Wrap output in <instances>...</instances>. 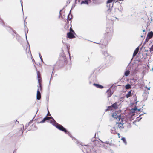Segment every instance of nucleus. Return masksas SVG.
Listing matches in <instances>:
<instances>
[{
    "label": "nucleus",
    "mask_w": 153,
    "mask_h": 153,
    "mask_svg": "<svg viewBox=\"0 0 153 153\" xmlns=\"http://www.w3.org/2000/svg\"><path fill=\"white\" fill-rule=\"evenodd\" d=\"M0 23L3 26H4L5 25L3 21L0 18Z\"/></svg>",
    "instance_id": "obj_29"
},
{
    "label": "nucleus",
    "mask_w": 153,
    "mask_h": 153,
    "mask_svg": "<svg viewBox=\"0 0 153 153\" xmlns=\"http://www.w3.org/2000/svg\"><path fill=\"white\" fill-rule=\"evenodd\" d=\"M114 1V0H108L107 1V3H112V2L113 1Z\"/></svg>",
    "instance_id": "obj_35"
},
{
    "label": "nucleus",
    "mask_w": 153,
    "mask_h": 153,
    "mask_svg": "<svg viewBox=\"0 0 153 153\" xmlns=\"http://www.w3.org/2000/svg\"><path fill=\"white\" fill-rule=\"evenodd\" d=\"M114 12H115L114 10H107L106 12V17L108 20L107 21V27L106 28L105 36L108 39H110L112 36L113 32V21L117 19V17L113 16L114 15L113 14Z\"/></svg>",
    "instance_id": "obj_1"
},
{
    "label": "nucleus",
    "mask_w": 153,
    "mask_h": 153,
    "mask_svg": "<svg viewBox=\"0 0 153 153\" xmlns=\"http://www.w3.org/2000/svg\"><path fill=\"white\" fill-rule=\"evenodd\" d=\"M139 50V48L138 47H137L136 49L135 50L133 55V57H134L138 53V51Z\"/></svg>",
    "instance_id": "obj_18"
},
{
    "label": "nucleus",
    "mask_w": 153,
    "mask_h": 153,
    "mask_svg": "<svg viewBox=\"0 0 153 153\" xmlns=\"http://www.w3.org/2000/svg\"><path fill=\"white\" fill-rule=\"evenodd\" d=\"M102 54L106 58L109 59L111 57V56L106 50H102Z\"/></svg>",
    "instance_id": "obj_6"
},
{
    "label": "nucleus",
    "mask_w": 153,
    "mask_h": 153,
    "mask_svg": "<svg viewBox=\"0 0 153 153\" xmlns=\"http://www.w3.org/2000/svg\"><path fill=\"white\" fill-rule=\"evenodd\" d=\"M33 121V119H32L30 122H29L28 124H29V125H30L31 123Z\"/></svg>",
    "instance_id": "obj_44"
},
{
    "label": "nucleus",
    "mask_w": 153,
    "mask_h": 153,
    "mask_svg": "<svg viewBox=\"0 0 153 153\" xmlns=\"http://www.w3.org/2000/svg\"><path fill=\"white\" fill-rule=\"evenodd\" d=\"M22 12L23 13V10H22Z\"/></svg>",
    "instance_id": "obj_59"
},
{
    "label": "nucleus",
    "mask_w": 153,
    "mask_h": 153,
    "mask_svg": "<svg viewBox=\"0 0 153 153\" xmlns=\"http://www.w3.org/2000/svg\"><path fill=\"white\" fill-rule=\"evenodd\" d=\"M20 0V2H21V6H22V10H23V7H22V1H21V0Z\"/></svg>",
    "instance_id": "obj_46"
},
{
    "label": "nucleus",
    "mask_w": 153,
    "mask_h": 153,
    "mask_svg": "<svg viewBox=\"0 0 153 153\" xmlns=\"http://www.w3.org/2000/svg\"><path fill=\"white\" fill-rule=\"evenodd\" d=\"M141 37H143V36H141Z\"/></svg>",
    "instance_id": "obj_61"
},
{
    "label": "nucleus",
    "mask_w": 153,
    "mask_h": 153,
    "mask_svg": "<svg viewBox=\"0 0 153 153\" xmlns=\"http://www.w3.org/2000/svg\"><path fill=\"white\" fill-rule=\"evenodd\" d=\"M131 91H129L128 93L126 94V96L127 98H128L130 97L131 95Z\"/></svg>",
    "instance_id": "obj_25"
},
{
    "label": "nucleus",
    "mask_w": 153,
    "mask_h": 153,
    "mask_svg": "<svg viewBox=\"0 0 153 153\" xmlns=\"http://www.w3.org/2000/svg\"><path fill=\"white\" fill-rule=\"evenodd\" d=\"M151 21H152V18L150 19Z\"/></svg>",
    "instance_id": "obj_58"
},
{
    "label": "nucleus",
    "mask_w": 153,
    "mask_h": 153,
    "mask_svg": "<svg viewBox=\"0 0 153 153\" xmlns=\"http://www.w3.org/2000/svg\"><path fill=\"white\" fill-rule=\"evenodd\" d=\"M153 36V32L151 31L150 32H149L148 34H147V37L149 39H150Z\"/></svg>",
    "instance_id": "obj_17"
},
{
    "label": "nucleus",
    "mask_w": 153,
    "mask_h": 153,
    "mask_svg": "<svg viewBox=\"0 0 153 153\" xmlns=\"http://www.w3.org/2000/svg\"><path fill=\"white\" fill-rule=\"evenodd\" d=\"M90 4L91 3L97 4L98 2V0H89Z\"/></svg>",
    "instance_id": "obj_21"
},
{
    "label": "nucleus",
    "mask_w": 153,
    "mask_h": 153,
    "mask_svg": "<svg viewBox=\"0 0 153 153\" xmlns=\"http://www.w3.org/2000/svg\"><path fill=\"white\" fill-rule=\"evenodd\" d=\"M119 124H120V125H121L120 126V125H118V127L119 128H120L121 127H122L123 126V123H121L120 122L119 123Z\"/></svg>",
    "instance_id": "obj_34"
},
{
    "label": "nucleus",
    "mask_w": 153,
    "mask_h": 153,
    "mask_svg": "<svg viewBox=\"0 0 153 153\" xmlns=\"http://www.w3.org/2000/svg\"><path fill=\"white\" fill-rule=\"evenodd\" d=\"M130 71L128 70L126 71L124 73V75L126 76H128L130 74Z\"/></svg>",
    "instance_id": "obj_24"
},
{
    "label": "nucleus",
    "mask_w": 153,
    "mask_h": 153,
    "mask_svg": "<svg viewBox=\"0 0 153 153\" xmlns=\"http://www.w3.org/2000/svg\"><path fill=\"white\" fill-rule=\"evenodd\" d=\"M141 118H142V117L140 118L139 119H137V120H138V121H139L140 120Z\"/></svg>",
    "instance_id": "obj_53"
},
{
    "label": "nucleus",
    "mask_w": 153,
    "mask_h": 153,
    "mask_svg": "<svg viewBox=\"0 0 153 153\" xmlns=\"http://www.w3.org/2000/svg\"><path fill=\"white\" fill-rule=\"evenodd\" d=\"M146 88L148 89V90H150V88H147L146 87Z\"/></svg>",
    "instance_id": "obj_52"
},
{
    "label": "nucleus",
    "mask_w": 153,
    "mask_h": 153,
    "mask_svg": "<svg viewBox=\"0 0 153 153\" xmlns=\"http://www.w3.org/2000/svg\"><path fill=\"white\" fill-rule=\"evenodd\" d=\"M81 4H90L89 0H85L84 1H82L81 3Z\"/></svg>",
    "instance_id": "obj_19"
},
{
    "label": "nucleus",
    "mask_w": 153,
    "mask_h": 153,
    "mask_svg": "<svg viewBox=\"0 0 153 153\" xmlns=\"http://www.w3.org/2000/svg\"><path fill=\"white\" fill-rule=\"evenodd\" d=\"M29 126V124H27L25 126V129H26Z\"/></svg>",
    "instance_id": "obj_40"
},
{
    "label": "nucleus",
    "mask_w": 153,
    "mask_h": 153,
    "mask_svg": "<svg viewBox=\"0 0 153 153\" xmlns=\"http://www.w3.org/2000/svg\"><path fill=\"white\" fill-rule=\"evenodd\" d=\"M105 146V145H104L103 146Z\"/></svg>",
    "instance_id": "obj_64"
},
{
    "label": "nucleus",
    "mask_w": 153,
    "mask_h": 153,
    "mask_svg": "<svg viewBox=\"0 0 153 153\" xmlns=\"http://www.w3.org/2000/svg\"><path fill=\"white\" fill-rule=\"evenodd\" d=\"M71 10H70V13H69V14L68 15V17H68V22H69L68 21V20L69 21L72 18V15L71 14Z\"/></svg>",
    "instance_id": "obj_20"
},
{
    "label": "nucleus",
    "mask_w": 153,
    "mask_h": 153,
    "mask_svg": "<svg viewBox=\"0 0 153 153\" xmlns=\"http://www.w3.org/2000/svg\"><path fill=\"white\" fill-rule=\"evenodd\" d=\"M109 145H110V146H111L112 145V143H109Z\"/></svg>",
    "instance_id": "obj_48"
},
{
    "label": "nucleus",
    "mask_w": 153,
    "mask_h": 153,
    "mask_svg": "<svg viewBox=\"0 0 153 153\" xmlns=\"http://www.w3.org/2000/svg\"><path fill=\"white\" fill-rule=\"evenodd\" d=\"M89 79H91L93 82H95L96 81V74H91L89 77Z\"/></svg>",
    "instance_id": "obj_9"
},
{
    "label": "nucleus",
    "mask_w": 153,
    "mask_h": 153,
    "mask_svg": "<svg viewBox=\"0 0 153 153\" xmlns=\"http://www.w3.org/2000/svg\"><path fill=\"white\" fill-rule=\"evenodd\" d=\"M111 87L106 92L108 98H109L111 97L113 94V92H112L111 89Z\"/></svg>",
    "instance_id": "obj_10"
},
{
    "label": "nucleus",
    "mask_w": 153,
    "mask_h": 153,
    "mask_svg": "<svg viewBox=\"0 0 153 153\" xmlns=\"http://www.w3.org/2000/svg\"><path fill=\"white\" fill-rule=\"evenodd\" d=\"M131 88L130 85L128 84L125 86V88L126 89H129Z\"/></svg>",
    "instance_id": "obj_28"
},
{
    "label": "nucleus",
    "mask_w": 153,
    "mask_h": 153,
    "mask_svg": "<svg viewBox=\"0 0 153 153\" xmlns=\"http://www.w3.org/2000/svg\"><path fill=\"white\" fill-rule=\"evenodd\" d=\"M72 29L71 28H70L69 32H72Z\"/></svg>",
    "instance_id": "obj_47"
},
{
    "label": "nucleus",
    "mask_w": 153,
    "mask_h": 153,
    "mask_svg": "<svg viewBox=\"0 0 153 153\" xmlns=\"http://www.w3.org/2000/svg\"><path fill=\"white\" fill-rule=\"evenodd\" d=\"M121 140H122L124 142L125 145H126L127 143V142L126 141V140L125 139V138L124 137H122Z\"/></svg>",
    "instance_id": "obj_27"
},
{
    "label": "nucleus",
    "mask_w": 153,
    "mask_h": 153,
    "mask_svg": "<svg viewBox=\"0 0 153 153\" xmlns=\"http://www.w3.org/2000/svg\"><path fill=\"white\" fill-rule=\"evenodd\" d=\"M137 110L138 111H140V109H137Z\"/></svg>",
    "instance_id": "obj_54"
},
{
    "label": "nucleus",
    "mask_w": 153,
    "mask_h": 153,
    "mask_svg": "<svg viewBox=\"0 0 153 153\" xmlns=\"http://www.w3.org/2000/svg\"><path fill=\"white\" fill-rule=\"evenodd\" d=\"M67 59L66 58V56L64 54L62 56L60 57V59L58 61L56 64L59 66H62L66 62Z\"/></svg>",
    "instance_id": "obj_3"
},
{
    "label": "nucleus",
    "mask_w": 153,
    "mask_h": 153,
    "mask_svg": "<svg viewBox=\"0 0 153 153\" xmlns=\"http://www.w3.org/2000/svg\"><path fill=\"white\" fill-rule=\"evenodd\" d=\"M36 71H37V78L38 79H41V75H40V72L37 71V69H36Z\"/></svg>",
    "instance_id": "obj_23"
},
{
    "label": "nucleus",
    "mask_w": 153,
    "mask_h": 153,
    "mask_svg": "<svg viewBox=\"0 0 153 153\" xmlns=\"http://www.w3.org/2000/svg\"><path fill=\"white\" fill-rule=\"evenodd\" d=\"M137 109V108L136 106H135L134 108H132L131 111L132 113H134L135 112V111Z\"/></svg>",
    "instance_id": "obj_30"
},
{
    "label": "nucleus",
    "mask_w": 153,
    "mask_h": 153,
    "mask_svg": "<svg viewBox=\"0 0 153 153\" xmlns=\"http://www.w3.org/2000/svg\"><path fill=\"white\" fill-rule=\"evenodd\" d=\"M16 149L14 150V152H13V153H14L16 151Z\"/></svg>",
    "instance_id": "obj_55"
},
{
    "label": "nucleus",
    "mask_w": 153,
    "mask_h": 153,
    "mask_svg": "<svg viewBox=\"0 0 153 153\" xmlns=\"http://www.w3.org/2000/svg\"><path fill=\"white\" fill-rule=\"evenodd\" d=\"M72 32H69L67 33V37L70 39L75 38V36L74 35L75 34V32L73 29H72Z\"/></svg>",
    "instance_id": "obj_5"
},
{
    "label": "nucleus",
    "mask_w": 153,
    "mask_h": 153,
    "mask_svg": "<svg viewBox=\"0 0 153 153\" xmlns=\"http://www.w3.org/2000/svg\"><path fill=\"white\" fill-rule=\"evenodd\" d=\"M85 151L86 153H96L95 151L93 150V148L91 147H89L87 146H85Z\"/></svg>",
    "instance_id": "obj_4"
},
{
    "label": "nucleus",
    "mask_w": 153,
    "mask_h": 153,
    "mask_svg": "<svg viewBox=\"0 0 153 153\" xmlns=\"http://www.w3.org/2000/svg\"><path fill=\"white\" fill-rule=\"evenodd\" d=\"M50 119H51L50 121V123H52V124L55 126V127L58 129L63 131L65 132V134H67L70 137H71L74 141H76V143H78L79 142L77 141V140L73 137L70 133L66 129L63 127L62 125L58 124L55 120L52 117H48L46 116L45 117H44L43 120L40 122L38 123H43L45 122L46 121L49 120Z\"/></svg>",
    "instance_id": "obj_2"
},
{
    "label": "nucleus",
    "mask_w": 153,
    "mask_h": 153,
    "mask_svg": "<svg viewBox=\"0 0 153 153\" xmlns=\"http://www.w3.org/2000/svg\"><path fill=\"white\" fill-rule=\"evenodd\" d=\"M25 36H26V39L27 40V43L28 44V45L29 46V51H28V53L30 55H31V52H30V45L29 44V43H28V42L27 41V32H26V31H25Z\"/></svg>",
    "instance_id": "obj_15"
},
{
    "label": "nucleus",
    "mask_w": 153,
    "mask_h": 153,
    "mask_svg": "<svg viewBox=\"0 0 153 153\" xmlns=\"http://www.w3.org/2000/svg\"><path fill=\"white\" fill-rule=\"evenodd\" d=\"M39 84V85L38 86V88H40V90H41L42 88L41 84Z\"/></svg>",
    "instance_id": "obj_32"
},
{
    "label": "nucleus",
    "mask_w": 153,
    "mask_h": 153,
    "mask_svg": "<svg viewBox=\"0 0 153 153\" xmlns=\"http://www.w3.org/2000/svg\"><path fill=\"white\" fill-rule=\"evenodd\" d=\"M40 94V91H39V89L38 88L37 90V95L38 94Z\"/></svg>",
    "instance_id": "obj_42"
},
{
    "label": "nucleus",
    "mask_w": 153,
    "mask_h": 153,
    "mask_svg": "<svg viewBox=\"0 0 153 153\" xmlns=\"http://www.w3.org/2000/svg\"><path fill=\"white\" fill-rule=\"evenodd\" d=\"M116 128L115 127H113L111 129V130L112 131H115L116 130Z\"/></svg>",
    "instance_id": "obj_33"
},
{
    "label": "nucleus",
    "mask_w": 153,
    "mask_h": 153,
    "mask_svg": "<svg viewBox=\"0 0 153 153\" xmlns=\"http://www.w3.org/2000/svg\"><path fill=\"white\" fill-rule=\"evenodd\" d=\"M113 3H107V6L108 8V10H111L113 6Z\"/></svg>",
    "instance_id": "obj_13"
},
{
    "label": "nucleus",
    "mask_w": 153,
    "mask_h": 153,
    "mask_svg": "<svg viewBox=\"0 0 153 153\" xmlns=\"http://www.w3.org/2000/svg\"><path fill=\"white\" fill-rule=\"evenodd\" d=\"M153 51V45L150 48V51L151 52Z\"/></svg>",
    "instance_id": "obj_37"
},
{
    "label": "nucleus",
    "mask_w": 153,
    "mask_h": 153,
    "mask_svg": "<svg viewBox=\"0 0 153 153\" xmlns=\"http://www.w3.org/2000/svg\"><path fill=\"white\" fill-rule=\"evenodd\" d=\"M38 111V110H37V111L36 113H37V112Z\"/></svg>",
    "instance_id": "obj_62"
},
{
    "label": "nucleus",
    "mask_w": 153,
    "mask_h": 153,
    "mask_svg": "<svg viewBox=\"0 0 153 153\" xmlns=\"http://www.w3.org/2000/svg\"><path fill=\"white\" fill-rule=\"evenodd\" d=\"M38 83L39 84H41V82H42L41 78L38 79Z\"/></svg>",
    "instance_id": "obj_36"
},
{
    "label": "nucleus",
    "mask_w": 153,
    "mask_h": 153,
    "mask_svg": "<svg viewBox=\"0 0 153 153\" xmlns=\"http://www.w3.org/2000/svg\"><path fill=\"white\" fill-rule=\"evenodd\" d=\"M93 85L99 88L102 89L104 88L103 86L98 84L94 83Z\"/></svg>",
    "instance_id": "obj_16"
},
{
    "label": "nucleus",
    "mask_w": 153,
    "mask_h": 153,
    "mask_svg": "<svg viewBox=\"0 0 153 153\" xmlns=\"http://www.w3.org/2000/svg\"><path fill=\"white\" fill-rule=\"evenodd\" d=\"M33 126H34V127H35V125H32V126L33 127Z\"/></svg>",
    "instance_id": "obj_56"
},
{
    "label": "nucleus",
    "mask_w": 153,
    "mask_h": 153,
    "mask_svg": "<svg viewBox=\"0 0 153 153\" xmlns=\"http://www.w3.org/2000/svg\"><path fill=\"white\" fill-rule=\"evenodd\" d=\"M105 42H103L102 44L101 43H100V44H101L102 45V46L101 47L102 49L103 48H104V47H105L106 45L107 44V41L105 40ZM97 44H100V43H96Z\"/></svg>",
    "instance_id": "obj_14"
},
{
    "label": "nucleus",
    "mask_w": 153,
    "mask_h": 153,
    "mask_svg": "<svg viewBox=\"0 0 153 153\" xmlns=\"http://www.w3.org/2000/svg\"><path fill=\"white\" fill-rule=\"evenodd\" d=\"M6 29L8 30L13 36L15 37L14 34H16V31L13 30L12 28L9 27H6Z\"/></svg>",
    "instance_id": "obj_8"
},
{
    "label": "nucleus",
    "mask_w": 153,
    "mask_h": 153,
    "mask_svg": "<svg viewBox=\"0 0 153 153\" xmlns=\"http://www.w3.org/2000/svg\"><path fill=\"white\" fill-rule=\"evenodd\" d=\"M96 134V133L95 134V135L94 137V138H92V141H95V139H94V137H95Z\"/></svg>",
    "instance_id": "obj_43"
},
{
    "label": "nucleus",
    "mask_w": 153,
    "mask_h": 153,
    "mask_svg": "<svg viewBox=\"0 0 153 153\" xmlns=\"http://www.w3.org/2000/svg\"><path fill=\"white\" fill-rule=\"evenodd\" d=\"M25 23H24V25H25V31H26V30H27V33H28V29L27 28L26 26L25 25L26 24H27V23L25 21V20H24Z\"/></svg>",
    "instance_id": "obj_26"
},
{
    "label": "nucleus",
    "mask_w": 153,
    "mask_h": 153,
    "mask_svg": "<svg viewBox=\"0 0 153 153\" xmlns=\"http://www.w3.org/2000/svg\"><path fill=\"white\" fill-rule=\"evenodd\" d=\"M52 74L51 75V79H50V82L49 83H50L51 82V78H52Z\"/></svg>",
    "instance_id": "obj_50"
},
{
    "label": "nucleus",
    "mask_w": 153,
    "mask_h": 153,
    "mask_svg": "<svg viewBox=\"0 0 153 153\" xmlns=\"http://www.w3.org/2000/svg\"><path fill=\"white\" fill-rule=\"evenodd\" d=\"M62 10H60V11H59V15L60 16H61V17H62V16H61V12L62 11Z\"/></svg>",
    "instance_id": "obj_45"
},
{
    "label": "nucleus",
    "mask_w": 153,
    "mask_h": 153,
    "mask_svg": "<svg viewBox=\"0 0 153 153\" xmlns=\"http://www.w3.org/2000/svg\"><path fill=\"white\" fill-rule=\"evenodd\" d=\"M39 55L40 58V59H41V61L42 62H43V60H42V56H41L40 53H39Z\"/></svg>",
    "instance_id": "obj_38"
},
{
    "label": "nucleus",
    "mask_w": 153,
    "mask_h": 153,
    "mask_svg": "<svg viewBox=\"0 0 153 153\" xmlns=\"http://www.w3.org/2000/svg\"><path fill=\"white\" fill-rule=\"evenodd\" d=\"M93 82H92V80H91V79H89V84H92Z\"/></svg>",
    "instance_id": "obj_39"
},
{
    "label": "nucleus",
    "mask_w": 153,
    "mask_h": 153,
    "mask_svg": "<svg viewBox=\"0 0 153 153\" xmlns=\"http://www.w3.org/2000/svg\"><path fill=\"white\" fill-rule=\"evenodd\" d=\"M137 80L133 79H131L130 83L131 85L134 86V87L137 84L136 83Z\"/></svg>",
    "instance_id": "obj_11"
},
{
    "label": "nucleus",
    "mask_w": 153,
    "mask_h": 153,
    "mask_svg": "<svg viewBox=\"0 0 153 153\" xmlns=\"http://www.w3.org/2000/svg\"><path fill=\"white\" fill-rule=\"evenodd\" d=\"M68 53L69 55L70 58V54L68 52Z\"/></svg>",
    "instance_id": "obj_51"
},
{
    "label": "nucleus",
    "mask_w": 153,
    "mask_h": 153,
    "mask_svg": "<svg viewBox=\"0 0 153 153\" xmlns=\"http://www.w3.org/2000/svg\"><path fill=\"white\" fill-rule=\"evenodd\" d=\"M112 116L113 118H114L115 119H117L118 118L119 120H120V119H121V115H119L118 116H117V113L116 112L112 114Z\"/></svg>",
    "instance_id": "obj_12"
},
{
    "label": "nucleus",
    "mask_w": 153,
    "mask_h": 153,
    "mask_svg": "<svg viewBox=\"0 0 153 153\" xmlns=\"http://www.w3.org/2000/svg\"><path fill=\"white\" fill-rule=\"evenodd\" d=\"M48 110V113H49V111Z\"/></svg>",
    "instance_id": "obj_60"
},
{
    "label": "nucleus",
    "mask_w": 153,
    "mask_h": 153,
    "mask_svg": "<svg viewBox=\"0 0 153 153\" xmlns=\"http://www.w3.org/2000/svg\"><path fill=\"white\" fill-rule=\"evenodd\" d=\"M145 114V113H143V114H140V115H139V117H140L141 116H142V115H143V114Z\"/></svg>",
    "instance_id": "obj_49"
},
{
    "label": "nucleus",
    "mask_w": 153,
    "mask_h": 153,
    "mask_svg": "<svg viewBox=\"0 0 153 153\" xmlns=\"http://www.w3.org/2000/svg\"><path fill=\"white\" fill-rule=\"evenodd\" d=\"M143 32H145V30H143Z\"/></svg>",
    "instance_id": "obj_57"
},
{
    "label": "nucleus",
    "mask_w": 153,
    "mask_h": 153,
    "mask_svg": "<svg viewBox=\"0 0 153 153\" xmlns=\"http://www.w3.org/2000/svg\"><path fill=\"white\" fill-rule=\"evenodd\" d=\"M101 142L102 143H106V144H109V141H106L105 142H103L102 141H101Z\"/></svg>",
    "instance_id": "obj_41"
},
{
    "label": "nucleus",
    "mask_w": 153,
    "mask_h": 153,
    "mask_svg": "<svg viewBox=\"0 0 153 153\" xmlns=\"http://www.w3.org/2000/svg\"><path fill=\"white\" fill-rule=\"evenodd\" d=\"M120 135L119 134V133H118V135Z\"/></svg>",
    "instance_id": "obj_63"
},
{
    "label": "nucleus",
    "mask_w": 153,
    "mask_h": 153,
    "mask_svg": "<svg viewBox=\"0 0 153 153\" xmlns=\"http://www.w3.org/2000/svg\"><path fill=\"white\" fill-rule=\"evenodd\" d=\"M117 102H115L111 106H109L108 107V108L106 110V111L111 109L112 108L116 109L117 108Z\"/></svg>",
    "instance_id": "obj_7"
},
{
    "label": "nucleus",
    "mask_w": 153,
    "mask_h": 153,
    "mask_svg": "<svg viewBox=\"0 0 153 153\" xmlns=\"http://www.w3.org/2000/svg\"><path fill=\"white\" fill-rule=\"evenodd\" d=\"M15 35H16V39L18 42H19L21 39V38L18 34H17L16 33V34H14Z\"/></svg>",
    "instance_id": "obj_22"
},
{
    "label": "nucleus",
    "mask_w": 153,
    "mask_h": 153,
    "mask_svg": "<svg viewBox=\"0 0 153 153\" xmlns=\"http://www.w3.org/2000/svg\"><path fill=\"white\" fill-rule=\"evenodd\" d=\"M41 98V94H38L36 95V98L38 100H40Z\"/></svg>",
    "instance_id": "obj_31"
}]
</instances>
